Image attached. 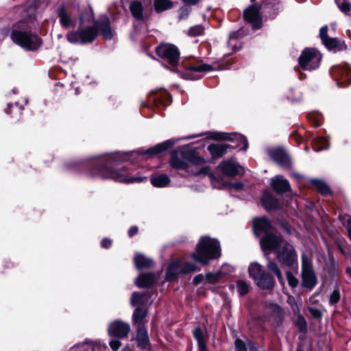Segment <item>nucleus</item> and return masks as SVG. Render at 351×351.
I'll list each match as a JSON object with an SVG mask.
<instances>
[{
	"instance_id": "nucleus-18",
	"label": "nucleus",
	"mask_w": 351,
	"mask_h": 351,
	"mask_svg": "<svg viewBox=\"0 0 351 351\" xmlns=\"http://www.w3.org/2000/svg\"><path fill=\"white\" fill-rule=\"evenodd\" d=\"M268 154L272 160L281 166L289 167L290 165V159L284 149L281 148L271 149L268 151Z\"/></svg>"
},
{
	"instance_id": "nucleus-26",
	"label": "nucleus",
	"mask_w": 351,
	"mask_h": 351,
	"mask_svg": "<svg viewBox=\"0 0 351 351\" xmlns=\"http://www.w3.org/2000/svg\"><path fill=\"white\" fill-rule=\"evenodd\" d=\"M217 139H222V140H229L233 141L234 138L240 141L243 144V147L241 149L246 150L247 148V141L246 138L239 134H221L216 133L214 136Z\"/></svg>"
},
{
	"instance_id": "nucleus-3",
	"label": "nucleus",
	"mask_w": 351,
	"mask_h": 351,
	"mask_svg": "<svg viewBox=\"0 0 351 351\" xmlns=\"http://www.w3.org/2000/svg\"><path fill=\"white\" fill-rule=\"evenodd\" d=\"M263 251H274L279 261L288 267H298L297 254L292 245L277 236L268 235L261 241Z\"/></svg>"
},
{
	"instance_id": "nucleus-30",
	"label": "nucleus",
	"mask_w": 351,
	"mask_h": 351,
	"mask_svg": "<svg viewBox=\"0 0 351 351\" xmlns=\"http://www.w3.org/2000/svg\"><path fill=\"white\" fill-rule=\"evenodd\" d=\"M134 264L137 269L149 268L152 267L153 261L142 254L136 253L134 257Z\"/></svg>"
},
{
	"instance_id": "nucleus-39",
	"label": "nucleus",
	"mask_w": 351,
	"mask_h": 351,
	"mask_svg": "<svg viewBox=\"0 0 351 351\" xmlns=\"http://www.w3.org/2000/svg\"><path fill=\"white\" fill-rule=\"evenodd\" d=\"M250 285L244 280H238L237 282V291L241 295L247 294L250 290Z\"/></svg>"
},
{
	"instance_id": "nucleus-54",
	"label": "nucleus",
	"mask_w": 351,
	"mask_h": 351,
	"mask_svg": "<svg viewBox=\"0 0 351 351\" xmlns=\"http://www.w3.org/2000/svg\"><path fill=\"white\" fill-rule=\"evenodd\" d=\"M205 279V277L202 274L196 276L193 280L194 285H198Z\"/></svg>"
},
{
	"instance_id": "nucleus-16",
	"label": "nucleus",
	"mask_w": 351,
	"mask_h": 351,
	"mask_svg": "<svg viewBox=\"0 0 351 351\" xmlns=\"http://www.w3.org/2000/svg\"><path fill=\"white\" fill-rule=\"evenodd\" d=\"M189 77L191 80H197L203 77L202 73L213 70V66L202 62L191 64L188 66Z\"/></svg>"
},
{
	"instance_id": "nucleus-9",
	"label": "nucleus",
	"mask_w": 351,
	"mask_h": 351,
	"mask_svg": "<svg viewBox=\"0 0 351 351\" xmlns=\"http://www.w3.org/2000/svg\"><path fill=\"white\" fill-rule=\"evenodd\" d=\"M320 61L321 55L314 49H304L299 58L300 66L304 70L312 71L318 68Z\"/></svg>"
},
{
	"instance_id": "nucleus-38",
	"label": "nucleus",
	"mask_w": 351,
	"mask_h": 351,
	"mask_svg": "<svg viewBox=\"0 0 351 351\" xmlns=\"http://www.w3.org/2000/svg\"><path fill=\"white\" fill-rule=\"evenodd\" d=\"M336 3L342 12L351 14V4L348 0H336Z\"/></svg>"
},
{
	"instance_id": "nucleus-58",
	"label": "nucleus",
	"mask_w": 351,
	"mask_h": 351,
	"mask_svg": "<svg viewBox=\"0 0 351 351\" xmlns=\"http://www.w3.org/2000/svg\"><path fill=\"white\" fill-rule=\"evenodd\" d=\"M322 121L319 117H318V115H316V117H315V121L313 123L314 127H318L321 125Z\"/></svg>"
},
{
	"instance_id": "nucleus-15",
	"label": "nucleus",
	"mask_w": 351,
	"mask_h": 351,
	"mask_svg": "<svg viewBox=\"0 0 351 351\" xmlns=\"http://www.w3.org/2000/svg\"><path fill=\"white\" fill-rule=\"evenodd\" d=\"M253 228L254 233L257 236L265 233L266 235L260 241L268 235L274 236L271 230V226L269 221L265 217L255 219L253 222Z\"/></svg>"
},
{
	"instance_id": "nucleus-31",
	"label": "nucleus",
	"mask_w": 351,
	"mask_h": 351,
	"mask_svg": "<svg viewBox=\"0 0 351 351\" xmlns=\"http://www.w3.org/2000/svg\"><path fill=\"white\" fill-rule=\"evenodd\" d=\"M229 145L225 143L212 144L208 147V150L214 158L222 156L227 151Z\"/></svg>"
},
{
	"instance_id": "nucleus-23",
	"label": "nucleus",
	"mask_w": 351,
	"mask_h": 351,
	"mask_svg": "<svg viewBox=\"0 0 351 351\" xmlns=\"http://www.w3.org/2000/svg\"><path fill=\"white\" fill-rule=\"evenodd\" d=\"M136 341L138 346L141 349H146L149 345V338L147 330L144 326L137 328Z\"/></svg>"
},
{
	"instance_id": "nucleus-35",
	"label": "nucleus",
	"mask_w": 351,
	"mask_h": 351,
	"mask_svg": "<svg viewBox=\"0 0 351 351\" xmlns=\"http://www.w3.org/2000/svg\"><path fill=\"white\" fill-rule=\"evenodd\" d=\"M323 44L330 50H341L342 49V44L336 38H327L322 41Z\"/></svg>"
},
{
	"instance_id": "nucleus-48",
	"label": "nucleus",
	"mask_w": 351,
	"mask_h": 351,
	"mask_svg": "<svg viewBox=\"0 0 351 351\" xmlns=\"http://www.w3.org/2000/svg\"><path fill=\"white\" fill-rule=\"evenodd\" d=\"M235 351H247V348L245 343L241 339H236L235 342Z\"/></svg>"
},
{
	"instance_id": "nucleus-52",
	"label": "nucleus",
	"mask_w": 351,
	"mask_h": 351,
	"mask_svg": "<svg viewBox=\"0 0 351 351\" xmlns=\"http://www.w3.org/2000/svg\"><path fill=\"white\" fill-rule=\"evenodd\" d=\"M236 40V33H232L230 35V37H229V40L228 41V45L229 47H232V49H234V51H237V49H234V42Z\"/></svg>"
},
{
	"instance_id": "nucleus-22",
	"label": "nucleus",
	"mask_w": 351,
	"mask_h": 351,
	"mask_svg": "<svg viewBox=\"0 0 351 351\" xmlns=\"http://www.w3.org/2000/svg\"><path fill=\"white\" fill-rule=\"evenodd\" d=\"M174 144L173 140H168L163 143L157 144L156 145L147 149L144 153L143 155H147L149 156H152L154 155H156L158 154H160L167 149L170 148L171 146H173Z\"/></svg>"
},
{
	"instance_id": "nucleus-60",
	"label": "nucleus",
	"mask_w": 351,
	"mask_h": 351,
	"mask_svg": "<svg viewBox=\"0 0 351 351\" xmlns=\"http://www.w3.org/2000/svg\"><path fill=\"white\" fill-rule=\"evenodd\" d=\"M156 101H158V102H163L161 99H160V95H158V93L156 94V96L154 99Z\"/></svg>"
},
{
	"instance_id": "nucleus-61",
	"label": "nucleus",
	"mask_w": 351,
	"mask_h": 351,
	"mask_svg": "<svg viewBox=\"0 0 351 351\" xmlns=\"http://www.w3.org/2000/svg\"><path fill=\"white\" fill-rule=\"evenodd\" d=\"M199 351H206V345H201L198 346Z\"/></svg>"
},
{
	"instance_id": "nucleus-64",
	"label": "nucleus",
	"mask_w": 351,
	"mask_h": 351,
	"mask_svg": "<svg viewBox=\"0 0 351 351\" xmlns=\"http://www.w3.org/2000/svg\"><path fill=\"white\" fill-rule=\"evenodd\" d=\"M250 351H258V349L255 346H252L250 347Z\"/></svg>"
},
{
	"instance_id": "nucleus-5",
	"label": "nucleus",
	"mask_w": 351,
	"mask_h": 351,
	"mask_svg": "<svg viewBox=\"0 0 351 351\" xmlns=\"http://www.w3.org/2000/svg\"><path fill=\"white\" fill-rule=\"evenodd\" d=\"M220 255L219 241L208 237H202L197 245L196 252L192 254V258L197 262L206 265L210 259L217 258Z\"/></svg>"
},
{
	"instance_id": "nucleus-59",
	"label": "nucleus",
	"mask_w": 351,
	"mask_h": 351,
	"mask_svg": "<svg viewBox=\"0 0 351 351\" xmlns=\"http://www.w3.org/2000/svg\"><path fill=\"white\" fill-rule=\"evenodd\" d=\"M198 0H183V1L188 5H194Z\"/></svg>"
},
{
	"instance_id": "nucleus-51",
	"label": "nucleus",
	"mask_w": 351,
	"mask_h": 351,
	"mask_svg": "<svg viewBox=\"0 0 351 351\" xmlns=\"http://www.w3.org/2000/svg\"><path fill=\"white\" fill-rule=\"evenodd\" d=\"M328 27L327 26H323L321 27L319 30V36L322 39V41L325 40L327 38H328Z\"/></svg>"
},
{
	"instance_id": "nucleus-28",
	"label": "nucleus",
	"mask_w": 351,
	"mask_h": 351,
	"mask_svg": "<svg viewBox=\"0 0 351 351\" xmlns=\"http://www.w3.org/2000/svg\"><path fill=\"white\" fill-rule=\"evenodd\" d=\"M261 202L267 210L275 209L278 207V200L268 191L263 193Z\"/></svg>"
},
{
	"instance_id": "nucleus-33",
	"label": "nucleus",
	"mask_w": 351,
	"mask_h": 351,
	"mask_svg": "<svg viewBox=\"0 0 351 351\" xmlns=\"http://www.w3.org/2000/svg\"><path fill=\"white\" fill-rule=\"evenodd\" d=\"M146 315L147 311L145 309L142 307H136L132 315L133 324L136 326V328L143 326V322Z\"/></svg>"
},
{
	"instance_id": "nucleus-27",
	"label": "nucleus",
	"mask_w": 351,
	"mask_h": 351,
	"mask_svg": "<svg viewBox=\"0 0 351 351\" xmlns=\"http://www.w3.org/2000/svg\"><path fill=\"white\" fill-rule=\"evenodd\" d=\"M150 182L154 186L162 188L168 186L171 180L166 174H155L151 176Z\"/></svg>"
},
{
	"instance_id": "nucleus-63",
	"label": "nucleus",
	"mask_w": 351,
	"mask_h": 351,
	"mask_svg": "<svg viewBox=\"0 0 351 351\" xmlns=\"http://www.w3.org/2000/svg\"><path fill=\"white\" fill-rule=\"evenodd\" d=\"M346 272L350 277H351V268H347Z\"/></svg>"
},
{
	"instance_id": "nucleus-7",
	"label": "nucleus",
	"mask_w": 351,
	"mask_h": 351,
	"mask_svg": "<svg viewBox=\"0 0 351 351\" xmlns=\"http://www.w3.org/2000/svg\"><path fill=\"white\" fill-rule=\"evenodd\" d=\"M249 275L252 278L258 287L263 289H270L274 285V280L267 274L263 267L257 263H252L248 267Z\"/></svg>"
},
{
	"instance_id": "nucleus-45",
	"label": "nucleus",
	"mask_w": 351,
	"mask_h": 351,
	"mask_svg": "<svg viewBox=\"0 0 351 351\" xmlns=\"http://www.w3.org/2000/svg\"><path fill=\"white\" fill-rule=\"evenodd\" d=\"M286 276L289 285L292 288H295L299 283L298 278L291 271H287Z\"/></svg>"
},
{
	"instance_id": "nucleus-6",
	"label": "nucleus",
	"mask_w": 351,
	"mask_h": 351,
	"mask_svg": "<svg viewBox=\"0 0 351 351\" xmlns=\"http://www.w3.org/2000/svg\"><path fill=\"white\" fill-rule=\"evenodd\" d=\"M11 38L14 43L29 51L38 49L41 45V40L37 35L29 31L18 29L16 27L12 29Z\"/></svg>"
},
{
	"instance_id": "nucleus-49",
	"label": "nucleus",
	"mask_w": 351,
	"mask_h": 351,
	"mask_svg": "<svg viewBox=\"0 0 351 351\" xmlns=\"http://www.w3.org/2000/svg\"><path fill=\"white\" fill-rule=\"evenodd\" d=\"M109 345L113 351H117L120 348L121 343L119 340H112L110 341Z\"/></svg>"
},
{
	"instance_id": "nucleus-37",
	"label": "nucleus",
	"mask_w": 351,
	"mask_h": 351,
	"mask_svg": "<svg viewBox=\"0 0 351 351\" xmlns=\"http://www.w3.org/2000/svg\"><path fill=\"white\" fill-rule=\"evenodd\" d=\"M172 7L170 0H154V8L157 12H163Z\"/></svg>"
},
{
	"instance_id": "nucleus-47",
	"label": "nucleus",
	"mask_w": 351,
	"mask_h": 351,
	"mask_svg": "<svg viewBox=\"0 0 351 351\" xmlns=\"http://www.w3.org/2000/svg\"><path fill=\"white\" fill-rule=\"evenodd\" d=\"M340 300V291L339 289H335L330 296V304H335Z\"/></svg>"
},
{
	"instance_id": "nucleus-40",
	"label": "nucleus",
	"mask_w": 351,
	"mask_h": 351,
	"mask_svg": "<svg viewBox=\"0 0 351 351\" xmlns=\"http://www.w3.org/2000/svg\"><path fill=\"white\" fill-rule=\"evenodd\" d=\"M314 143L318 147L315 148L317 152L328 147V140L325 137H317L314 139Z\"/></svg>"
},
{
	"instance_id": "nucleus-42",
	"label": "nucleus",
	"mask_w": 351,
	"mask_h": 351,
	"mask_svg": "<svg viewBox=\"0 0 351 351\" xmlns=\"http://www.w3.org/2000/svg\"><path fill=\"white\" fill-rule=\"evenodd\" d=\"M69 351H95L94 345L84 343L72 347Z\"/></svg>"
},
{
	"instance_id": "nucleus-29",
	"label": "nucleus",
	"mask_w": 351,
	"mask_h": 351,
	"mask_svg": "<svg viewBox=\"0 0 351 351\" xmlns=\"http://www.w3.org/2000/svg\"><path fill=\"white\" fill-rule=\"evenodd\" d=\"M149 292H134L131 298V304L132 306L141 307L147 302Z\"/></svg>"
},
{
	"instance_id": "nucleus-10",
	"label": "nucleus",
	"mask_w": 351,
	"mask_h": 351,
	"mask_svg": "<svg viewBox=\"0 0 351 351\" xmlns=\"http://www.w3.org/2000/svg\"><path fill=\"white\" fill-rule=\"evenodd\" d=\"M158 56L164 58L172 65L177 64L179 60L180 53L178 48L171 44H161L156 49Z\"/></svg>"
},
{
	"instance_id": "nucleus-11",
	"label": "nucleus",
	"mask_w": 351,
	"mask_h": 351,
	"mask_svg": "<svg viewBox=\"0 0 351 351\" xmlns=\"http://www.w3.org/2000/svg\"><path fill=\"white\" fill-rule=\"evenodd\" d=\"M330 72L337 82L339 86H346L350 84L351 66L350 65L333 66Z\"/></svg>"
},
{
	"instance_id": "nucleus-56",
	"label": "nucleus",
	"mask_w": 351,
	"mask_h": 351,
	"mask_svg": "<svg viewBox=\"0 0 351 351\" xmlns=\"http://www.w3.org/2000/svg\"><path fill=\"white\" fill-rule=\"evenodd\" d=\"M138 232V228L136 226L131 227L128 230V235L130 237H133Z\"/></svg>"
},
{
	"instance_id": "nucleus-2",
	"label": "nucleus",
	"mask_w": 351,
	"mask_h": 351,
	"mask_svg": "<svg viewBox=\"0 0 351 351\" xmlns=\"http://www.w3.org/2000/svg\"><path fill=\"white\" fill-rule=\"evenodd\" d=\"M97 36V28L90 9L82 12L80 15V24L77 30L66 34L68 41L73 44L91 43Z\"/></svg>"
},
{
	"instance_id": "nucleus-8",
	"label": "nucleus",
	"mask_w": 351,
	"mask_h": 351,
	"mask_svg": "<svg viewBox=\"0 0 351 351\" xmlns=\"http://www.w3.org/2000/svg\"><path fill=\"white\" fill-rule=\"evenodd\" d=\"M302 286L312 290L317 280L311 261L304 254L302 256Z\"/></svg>"
},
{
	"instance_id": "nucleus-17",
	"label": "nucleus",
	"mask_w": 351,
	"mask_h": 351,
	"mask_svg": "<svg viewBox=\"0 0 351 351\" xmlns=\"http://www.w3.org/2000/svg\"><path fill=\"white\" fill-rule=\"evenodd\" d=\"M219 168L224 175L228 176H235L243 172V168L232 160L221 162L219 165Z\"/></svg>"
},
{
	"instance_id": "nucleus-14",
	"label": "nucleus",
	"mask_w": 351,
	"mask_h": 351,
	"mask_svg": "<svg viewBox=\"0 0 351 351\" xmlns=\"http://www.w3.org/2000/svg\"><path fill=\"white\" fill-rule=\"evenodd\" d=\"M259 10L260 7L253 5L247 8L243 14L245 19L252 23L254 29H259L262 25Z\"/></svg>"
},
{
	"instance_id": "nucleus-44",
	"label": "nucleus",
	"mask_w": 351,
	"mask_h": 351,
	"mask_svg": "<svg viewBox=\"0 0 351 351\" xmlns=\"http://www.w3.org/2000/svg\"><path fill=\"white\" fill-rule=\"evenodd\" d=\"M204 32V28L202 25H195L192 27H191L189 31L188 34L189 36H198L202 35Z\"/></svg>"
},
{
	"instance_id": "nucleus-57",
	"label": "nucleus",
	"mask_w": 351,
	"mask_h": 351,
	"mask_svg": "<svg viewBox=\"0 0 351 351\" xmlns=\"http://www.w3.org/2000/svg\"><path fill=\"white\" fill-rule=\"evenodd\" d=\"M190 12V9L188 7H183L180 9V18H183L184 16Z\"/></svg>"
},
{
	"instance_id": "nucleus-4",
	"label": "nucleus",
	"mask_w": 351,
	"mask_h": 351,
	"mask_svg": "<svg viewBox=\"0 0 351 351\" xmlns=\"http://www.w3.org/2000/svg\"><path fill=\"white\" fill-rule=\"evenodd\" d=\"M205 160L197 156L191 150H185L180 153L179 156L177 153H173L171 156L170 164L172 167L178 169H189L191 166H195V170L191 169V173L194 175L207 174L210 171L208 166H204L198 168L204 164Z\"/></svg>"
},
{
	"instance_id": "nucleus-20",
	"label": "nucleus",
	"mask_w": 351,
	"mask_h": 351,
	"mask_svg": "<svg viewBox=\"0 0 351 351\" xmlns=\"http://www.w3.org/2000/svg\"><path fill=\"white\" fill-rule=\"evenodd\" d=\"M182 260H177L169 263L165 279L168 281L176 279L179 274H183L182 271Z\"/></svg>"
},
{
	"instance_id": "nucleus-50",
	"label": "nucleus",
	"mask_w": 351,
	"mask_h": 351,
	"mask_svg": "<svg viewBox=\"0 0 351 351\" xmlns=\"http://www.w3.org/2000/svg\"><path fill=\"white\" fill-rule=\"evenodd\" d=\"M308 311L314 317L320 318L322 315L321 311L316 308L310 307Z\"/></svg>"
},
{
	"instance_id": "nucleus-34",
	"label": "nucleus",
	"mask_w": 351,
	"mask_h": 351,
	"mask_svg": "<svg viewBox=\"0 0 351 351\" xmlns=\"http://www.w3.org/2000/svg\"><path fill=\"white\" fill-rule=\"evenodd\" d=\"M311 182L322 195H326L330 193L329 186L324 181L318 179H312Z\"/></svg>"
},
{
	"instance_id": "nucleus-21",
	"label": "nucleus",
	"mask_w": 351,
	"mask_h": 351,
	"mask_svg": "<svg viewBox=\"0 0 351 351\" xmlns=\"http://www.w3.org/2000/svg\"><path fill=\"white\" fill-rule=\"evenodd\" d=\"M271 185L278 193H284L290 189V184L288 180L282 176H276L273 178Z\"/></svg>"
},
{
	"instance_id": "nucleus-46",
	"label": "nucleus",
	"mask_w": 351,
	"mask_h": 351,
	"mask_svg": "<svg viewBox=\"0 0 351 351\" xmlns=\"http://www.w3.org/2000/svg\"><path fill=\"white\" fill-rule=\"evenodd\" d=\"M221 277L220 273H209L205 276V280L211 284L217 282Z\"/></svg>"
},
{
	"instance_id": "nucleus-62",
	"label": "nucleus",
	"mask_w": 351,
	"mask_h": 351,
	"mask_svg": "<svg viewBox=\"0 0 351 351\" xmlns=\"http://www.w3.org/2000/svg\"><path fill=\"white\" fill-rule=\"evenodd\" d=\"M160 95L167 99L169 97L168 93L165 91L161 92Z\"/></svg>"
},
{
	"instance_id": "nucleus-13",
	"label": "nucleus",
	"mask_w": 351,
	"mask_h": 351,
	"mask_svg": "<svg viewBox=\"0 0 351 351\" xmlns=\"http://www.w3.org/2000/svg\"><path fill=\"white\" fill-rule=\"evenodd\" d=\"M130 331V324L121 320H115L111 322L108 329L110 336H114L118 338L127 337Z\"/></svg>"
},
{
	"instance_id": "nucleus-19",
	"label": "nucleus",
	"mask_w": 351,
	"mask_h": 351,
	"mask_svg": "<svg viewBox=\"0 0 351 351\" xmlns=\"http://www.w3.org/2000/svg\"><path fill=\"white\" fill-rule=\"evenodd\" d=\"M97 32L99 30L101 35L105 39L112 38V32L110 26V20L106 16H101L99 21H95Z\"/></svg>"
},
{
	"instance_id": "nucleus-25",
	"label": "nucleus",
	"mask_w": 351,
	"mask_h": 351,
	"mask_svg": "<svg viewBox=\"0 0 351 351\" xmlns=\"http://www.w3.org/2000/svg\"><path fill=\"white\" fill-rule=\"evenodd\" d=\"M210 178L212 179V183L213 185L216 187L221 189H229L232 188L235 189L236 191H240L243 189V184L241 182H222L221 181H219L218 180H215L213 178V176L210 175Z\"/></svg>"
},
{
	"instance_id": "nucleus-41",
	"label": "nucleus",
	"mask_w": 351,
	"mask_h": 351,
	"mask_svg": "<svg viewBox=\"0 0 351 351\" xmlns=\"http://www.w3.org/2000/svg\"><path fill=\"white\" fill-rule=\"evenodd\" d=\"M182 274H187L197 271V267L195 263L185 262L183 263L182 261Z\"/></svg>"
},
{
	"instance_id": "nucleus-43",
	"label": "nucleus",
	"mask_w": 351,
	"mask_h": 351,
	"mask_svg": "<svg viewBox=\"0 0 351 351\" xmlns=\"http://www.w3.org/2000/svg\"><path fill=\"white\" fill-rule=\"evenodd\" d=\"M193 335L198 343V346H201L202 344L206 345L204 338V332L201 328L198 327L195 328Z\"/></svg>"
},
{
	"instance_id": "nucleus-32",
	"label": "nucleus",
	"mask_w": 351,
	"mask_h": 351,
	"mask_svg": "<svg viewBox=\"0 0 351 351\" xmlns=\"http://www.w3.org/2000/svg\"><path fill=\"white\" fill-rule=\"evenodd\" d=\"M130 10L136 19L141 20L143 19V8L140 1L137 0L132 1L130 5Z\"/></svg>"
},
{
	"instance_id": "nucleus-55",
	"label": "nucleus",
	"mask_w": 351,
	"mask_h": 351,
	"mask_svg": "<svg viewBox=\"0 0 351 351\" xmlns=\"http://www.w3.org/2000/svg\"><path fill=\"white\" fill-rule=\"evenodd\" d=\"M112 244V242L110 239H104L101 242V245L104 248H108Z\"/></svg>"
},
{
	"instance_id": "nucleus-1",
	"label": "nucleus",
	"mask_w": 351,
	"mask_h": 351,
	"mask_svg": "<svg viewBox=\"0 0 351 351\" xmlns=\"http://www.w3.org/2000/svg\"><path fill=\"white\" fill-rule=\"evenodd\" d=\"M124 160H126V156L116 154L110 158L106 166L99 167L92 173L104 179H112L117 182L125 183L141 182L146 180V177L131 176L129 170L125 167H119V162Z\"/></svg>"
},
{
	"instance_id": "nucleus-53",
	"label": "nucleus",
	"mask_w": 351,
	"mask_h": 351,
	"mask_svg": "<svg viewBox=\"0 0 351 351\" xmlns=\"http://www.w3.org/2000/svg\"><path fill=\"white\" fill-rule=\"evenodd\" d=\"M344 223L347 226L349 236L351 239V216H346L344 217Z\"/></svg>"
},
{
	"instance_id": "nucleus-36",
	"label": "nucleus",
	"mask_w": 351,
	"mask_h": 351,
	"mask_svg": "<svg viewBox=\"0 0 351 351\" xmlns=\"http://www.w3.org/2000/svg\"><path fill=\"white\" fill-rule=\"evenodd\" d=\"M267 259H268V263L267 264V269L271 272H273L276 276V277L278 278V279L280 283H282L284 278H283V276H282V274L280 268L278 267L277 264L276 263L271 261L269 259V258H267Z\"/></svg>"
},
{
	"instance_id": "nucleus-24",
	"label": "nucleus",
	"mask_w": 351,
	"mask_h": 351,
	"mask_svg": "<svg viewBox=\"0 0 351 351\" xmlns=\"http://www.w3.org/2000/svg\"><path fill=\"white\" fill-rule=\"evenodd\" d=\"M156 281L153 274H141L135 280L136 285L139 288L150 287Z\"/></svg>"
},
{
	"instance_id": "nucleus-12",
	"label": "nucleus",
	"mask_w": 351,
	"mask_h": 351,
	"mask_svg": "<svg viewBox=\"0 0 351 351\" xmlns=\"http://www.w3.org/2000/svg\"><path fill=\"white\" fill-rule=\"evenodd\" d=\"M57 14L62 27L69 29L75 26L77 14L73 9L60 6L58 8Z\"/></svg>"
}]
</instances>
